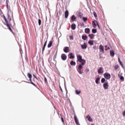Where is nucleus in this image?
Segmentation results:
<instances>
[{
    "mask_svg": "<svg viewBox=\"0 0 125 125\" xmlns=\"http://www.w3.org/2000/svg\"><path fill=\"white\" fill-rule=\"evenodd\" d=\"M77 61L81 63L82 65H84L85 64V61L84 60V59H83V57H82L81 55H77Z\"/></svg>",
    "mask_w": 125,
    "mask_h": 125,
    "instance_id": "obj_1",
    "label": "nucleus"
},
{
    "mask_svg": "<svg viewBox=\"0 0 125 125\" xmlns=\"http://www.w3.org/2000/svg\"><path fill=\"white\" fill-rule=\"evenodd\" d=\"M104 77L106 80H110L111 79V74L108 72H106L104 74Z\"/></svg>",
    "mask_w": 125,
    "mask_h": 125,
    "instance_id": "obj_2",
    "label": "nucleus"
},
{
    "mask_svg": "<svg viewBox=\"0 0 125 125\" xmlns=\"http://www.w3.org/2000/svg\"><path fill=\"white\" fill-rule=\"evenodd\" d=\"M27 77L29 79V81L31 83V84H33V85H34V86H36V84H35L33 82H32V74H31L30 73H27Z\"/></svg>",
    "mask_w": 125,
    "mask_h": 125,
    "instance_id": "obj_3",
    "label": "nucleus"
},
{
    "mask_svg": "<svg viewBox=\"0 0 125 125\" xmlns=\"http://www.w3.org/2000/svg\"><path fill=\"white\" fill-rule=\"evenodd\" d=\"M103 87L104 89H108L109 88V83L105 82L103 84Z\"/></svg>",
    "mask_w": 125,
    "mask_h": 125,
    "instance_id": "obj_4",
    "label": "nucleus"
},
{
    "mask_svg": "<svg viewBox=\"0 0 125 125\" xmlns=\"http://www.w3.org/2000/svg\"><path fill=\"white\" fill-rule=\"evenodd\" d=\"M81 46L82 49H86V48H87V44H86L85 42H84L83 44L81 45Z\"/></svg>",
    "mask_w": 125,
    "mask_h": 125,
    "instance_id": "obj_5",
    "label": "nucleus"
},
{
    "mask_svg": "<svg viewBox=\"0 0 125 125\" xmlns=\"http://www.w3.org/2000/svg\"><path fill=\"white\" fill-rule=\"evenodd\" d=\"M100 52H102V53H104L105 52L104 51V46L102 45H100L99 46Z\"/></svg>",
    "mask_w": 125,
    "mask_h": 125,
    "instance_id": "obj_6",
    "label": "nucleus"
},
{
    "mask_svg": "<svg viewBox=\"0 0 125 125\" xmlns=\"http://www.w3.org/2000/svg\"><path fill=\"white\" fill-rule=\"evenodd\" d=\"M61 59L63 61H65L67 59V56L65 54H62L61 55Z\"/></svg>",
    "mask_w": 125,
    "mask_h": 125,
    "instance_id": "obj_7",
    "label": "nucleus"
},
{
    "mask_svg": "<svg viewBox=\"0 0 125 125\" xmlns=\"http://www.w3.org/2000/svg\"><path fill=\"white\" fill-rule=\"evenodd\" d=\"M74 121L77 125H81L80 123L79 122V120H78V118H77V116L76 115L74 116Z\"/></svg>",
    "mask_w": 125,
    "mask_h": 125,
    "instance_id": "obj_8",
    "label": "nucleus"
},
{
    "mask_svg": "<svg viewBox=\"0 0 125 125\" xmlns=\"http://www.w3.org/2000/svg\"><path fill=\"white\" fill-rule=\"evenodd\" d=\"M6 26L7 27H8L9 30H10V31L13 33L14 34V32H13V31H12V29H11V28L10 27V24H9V23H8V22L7 23H6Z\"/></svg>",
    "mask_w": 125,
    "mask_h": 125,
    "instance_id": "obj_9",
    "label": "nucleus"
},
{
    "mask_svg": "<svg viewBox=\"0 0 125 125\" xmlns=\"http://www.w3.org/2000/svg\"><path fill=\"white\" fill-rule=\"evenodd\" d=\"M53 43V42L52 41H49L48 45H47V47L48 48H50V47H51V46H52V44Z\"/></svg>",
    "mask_w": 125,
    "mask_h": 125,
    "instance_id": "obj_10",
    "label": "nucleus"
},
{
    "mask_svg": "<svg viewBox=\"0 0 125 125\" xmlns=\"http://www.w3.org/2000/svg\"><path fill=\"white\" fill-rule=\"evenodd\" d=\"M68 16H69V11L66 10L64 13V17L65 18H68Z\"/></svg>",
    "mask_w": 125,
    "mask_h": 125,
    "instance_id": "obj_11",
    "label": "nucleus"
},
{
    "mask_svg": "<svg viewBox=\"0 0 125 125\" xmlns=\"http://www.w3.org/2000/svg\"><path fill=\"white\" fill-rule=\"evenodd\" d=\"M47 43V41H46L43 44L42 50V53H43V51H44V50L45 49V46H46Z\"/></svg>",
    "mask_w": 125,
    "mask_h": 125,
    "instance_id": "obj_12",
    "label": "nucleus"
},
{
    "mask_svg": "<svg viewBox=\"0 0 125 125\" xmlns=\"http://www.w3.org/2000/svg\"><path fill=\"white\" fill-rule=\"evenodd\" d=\"M98 74H102V73H103V68L100 67L98 70Z\"/></svg>",
    "mask_w": 125,
    "mask_h": 125,
    "instance_id": "obj_13",
    "label": "nucleus"
},
{
    "mask_svg": "<svg viewBox=\"0 0 125 125\" xmlns=\"http://www.w3.org/2000/svg\"><path fill=\"white\" fill-rule=\"evenodd\" d=\"M64 52H65V53H68L69 52V47H65L63 49Z\"/></svg>",
    "mask_w": 125,
    "mask_h": 125,
    "instance_id": "obj_14",
    "label": "nucleus"
},
{
    "mask_svg": "<svg viewBox=\"0 0 125 125\" xmlns=\"http://www.w3.org/2000/svg\"><path fill=\"white\" fill-rule=\"evenodd\" d=\"M97 24L96 23V21H92V26H93V28H96V27H97V24Z\"/></svg>",
    "mask_w": 125,
    "mask_h": 125,
    "instance_id": "obj_15",
    "label": "nucleus"
},
{
    "mask_svg": "<svg viewBox=\"0 0 125 125\" xmlns=\"http://www.w3.org/2000/svg\"><path fill=\"white\" fill-rule=\"evenodd\" d=\"M110 56H112L113 57H114V56H115V52H114L113 50H110Z\"/></svg>",
    "mask_w": 125,
    "mask_h": 125,
    "instance_id": "obj_16",
    "label": "nucleus"
},
{
    "mask_svg": "<svg viewBox=\"0 0 125 125\" xmlns=\"http://www.w3.org/2000/svg\"><path fill=\"white\" fill-rule=\"evenodd\" d=\"M118 77H119L120 80H121V81H122V82H125V78L124 77V76L118 75Z\"/></svg>",
    "mask_w": 125,
    "mask_h": 125,
    "instance_id": "obj_17",
    "label": "nucleus"
},
{
    "mask_svg": "<svg viewBox=\"0 0 125 125\" xmlns=\"http://www.w3.org/2000/svg\"><path fill=\"white\" fill-rule=\"evenodd\" d=\"M82 40H83V41H86V40L87 39V36L86 35H83L82 36Z\"/></svg>",
    "mask_w": 125,
    "mask_h": 125,
    "instance_id": "obj_18",
    "label": "nucleus"
},
{
    "mask_svg": "<svg viewBox=\"0 0 125 125\" xmlns=\"http://www.w3.org/2000/svg\"><path fill=\"white\" fill-rule=\"evenodd\" d=\"M99 82H100V77H98L95 80V83L97 84H98V83H99Z\"/></svg>",
    "mask_w": 125,
    "mask_h": 125,
    "instance_id": "obj_19",
    "label": "nucleus"
},
{
    "mask_svg": "<svg viewBox=\"0 0 125 125\" xmlns=\"http://www.w3.org/2000/svg\"><path fill=\"white\" fill-rule=\"evenodd\" d=\"M88 37L90 38V39H91V40H93L94 38V35L93 34H89Z\"/></svg>",
    "mask_w": 125,
    "mask_h": 125,
    "instance_id": "obj_20",
    "label": "nucleus"
},
{
    "mask_svg": "<svg viewBox=\"0 0 125 125\" xmlns=\"http://www.w3.org/2000/svg\"><path fill=\"white\" fill-rule=\"evenodd\" d=\"M2 17H3L4 21L6 22V24H7L8 23V21H7V19H6V18L5 17V16H4V15H3Z\"/></svg>",
    "mask_w": 125,
    "mask_h": 125,
    "instance_id": "obj_21",
    "label": "nucleus"
},
{
    "mask_svg": "<svg viewBox=\"0 0 125 125\" xmlns=\"http://www.w3.org/2000/svg\"><path fill=\"white\" fill-rule=\"evenodd\" d=\"M90 29L89 28H86L85 29V33L86 34H88L89 33H90Z\"/></svg>",
    "mask_w": 125,
    "mask_h": 125,
    "instance_id": "obj_22",
    "label": "nucleus"
},
{
    "mask_svg": "<svg viewBox=\"0 0 125 125\" xmlns=\"http://www.w3.org/2000/svg\"><path fill=\"white\" fill-rule=\"evenodd\" d=\"M69 56V59H74V58H75V57L73 55V53H70Z\"/></svg>",
    "mask_w": 125,
    "mask_h": 125,
    "instance_id": "obj_23",
    "label": "nucleus"
},
{
    "mask_svg": "<svg viewBox=\"0 0 125 125\" xmlns=\"http://www.w3.org/2000/svg\"><path fill=\"white\" fill-rule=\"evenodd\" d=\"M86 118L88 119L89 122H91L92 121V118H91V117L89 115H87L86 116Z\"/></svg>",
    "mask_w": 125,
    "mask_h": 125,
    "instance_id": "obj_24",
    "label": "nucleus"
},
{
    "mask_svg": "<svg viewBox=\"0 0 125 125\" xmlns=\"http://www.w3.org/2000/svg\"><path fill=\"white\" fill-rule=\"evenodd\" d=\"M76 19H77V18H76V16H75V15H73L71 17V21H75Z\"/></svg>",
    "mask_w": 125,
    "mask_h": 125,
    "instance_id": "obj_25",
    "label": "nucleus"
},
{
    "mask_svg": "<svg viewBox=\"0 0 125 125\" xmlns=\"http://www.w3.org/2000/svg\"><path fill=\"white\" fill-rule=\"evenodd\" d=\"M88 44L90 45H93V41L90 40L88 42Z\"/></svg>",
    "mask_w": 125,
    "mask_h": 125,
    "instance_id": "obj_26",
    "label": "nucleus"
},
{
    "mask_svg": "<svg viewBox=\"0 0 125 125\" xmlns=\"http://www.w3.org/2000/svg\"><path fill=\"white\" fill-rule=\"evenodd\" d=\"M71 29H72V30H75L76 29V24H72L71 25Z\"/></svg>",
    "mask_w": 125,
    "mask_h": 125,
    "instance_id": "obj_27",
    "label": "nucleus"
},
{
    "mask_svg": "<svg viewBox=\"0 0 125 125\" xmlns=\"http://www.w3.org/2000/svg\"><path fill=\"white\" fill-rule=\"evenodd\" d=\"M83 64H79V66H78V70H79L80 71H81V70H82V68H83Z\"/></svg>",
    "mask_w": 125,
    "mask_h": 125,
    "instance_id": "obj_28",
    "label": "nucleus"
},
{
    "mask_svg": "<svg viewBox=\"0 0 125 125\" xmlns=\"http://www.w3.org/2000/svg\"><path fill=\"white\" fill-rule=\"evenodd\" d=\"M92 32L93 34H95V33H97V30H96V29H92Z\"/></svg>",
    "mask_w": 125,
    "mask_h": 125,
    "instance_id": "obj_29",
    "label": "nucleus"
},
{
    "mask_svg": "<svg viewBox=\"0 0 125 125\" xmlns=\"http://www.w3.org/2000/svg\"><path fill=\"white\" fill-rule=\"evenodd\" d=\"M70 65L71 66H73V65H76V62H75L73 61H71V62H70Z\"/></svg>",
    "mask_w": 125,
    "mask_h": 125,
    "instance_id": "obj_30",
    "label": "nucleus"
},
{
    "mask_svg": "<svg viewBox=\"0 0 125 125\" xmlns=\"http://www.w3.org/2000/svg\"><path fill=\"white\" fill-rule=\"evenodd\" d=\"M75 92H76V94L79 95V94H81V90H76Z\"/></svg>",
    "mask_w": 125,
    "mask_h": 125,
    "instance_id": "obj_31",
    "label": "nucleus"
},
{
    "mask_svg": "<svg viewBox=\"0 0 125 125\" xmlns=\"http://www.w3.org/2000/svg\"><path fill=\"white\" fill-rule=\"evenodd\" d=\"M105 81H106V79H105V78H102L101 79V83H105Z\"/></svg>",
    "mask_w": 125,
    "mask_h": 125,
    "instance_id": "obj_32",
    "label": "nucleus"
},
{
    "mask_svg": "<svg viewBox=\"0 0 125 125\" xmlns=\"http://www.w3.org/2000/svg\"><path fill=\"white\" fill-rule=\"evenodd\" d=\"M87 18H85V17H83V22H86V21H87Z\"/></svg>",
    "mask_w": 125,
    "mask_h": 125,
    "instance_id": "obj_33",
    "label": "nucleus"
},
{
    "mask_svg": "<svg viewBox=\"0 0 125 125\" xmlns=\"http://www.w3.org/2000/svg\"><path fill=\"white\" fill-rule=\"evenodd\" d=\"M104 47H105V50L106 51L108 50V49H110V47H108L107 45H105Z\"/></svg>",
    "mask_w": 125,
    "mask_h": 125,
    "instance_id": "obj_34",
    "label": "nucleus"
},
{
    "mask_svg": "<svg viewBox=\"0 0 125 125\" xmlns=\"http://www.w3.org/2000/svg\"><path fill=\"white\" fill-rule=\"evenodd\" d=\"M38 24L39 26H41V25H42V20L41 19L38 20Z\"/></svg>",
    "mask_w": 125,
    "mask_h": 125,
    "instance_id": "obj_35",
    "label": "nucleus"
},
{
    "mask_svg": "<svg viewBox=\"0 0 125 125\" xmlns=\"http://www.w3.org/2000/svg\"><path fill=\"white\" fill-rule=\"evenodd\" d=\"M114 69H115V70H118V69H119V65H116L114 66Z\"/></svg>",
    "mask_w": 125,
    "mask_h": 125,
    "instance_id": "obj_36",
    "label": "nucleus"
},
{
    "mask_svg": "<svg viewBox=\"0 0 125 125\" xmlns=\"http://www.w3.org/2000/svg\"><path fill=\"white\" fill-rule=\"evenodd\" d=\"M44 82H45V83H47V79H46V78L45 77H44Z\"/></svg>",
    "mask_w": 125,
    "mask_h": 125,
    "instance_id": "obj_37",
    "label": "nucleus"
},
{
    "mask_svg": "<svg viewBox=\"0 0 125 125\" xmlns=\"http://www.w3.org/2000/svg\"><path fill=\"white\" fill-rule=\"evenodd\" d=\"M69 39H70V40H72L73 41V40H74V37H73V36L71 35L69 36Z\"/></svg>",
    "mask_w": 125,
    "mask_h": 125,
    "instance_id": "obj_38",
    "label": "nucleus"
},
{
    "mask_svg": "<svg viewBox=\"0 0 125 125\" xmlns=\"http://www.w3.org/2000/svg\"><path fill=\"white\" fill-rule=\"evenodd\" d=\"M119 63H120V65H121V66L122 67V68H124V64H123V62H120Z\"/></svg>",
    "mask_w": 125,
    "mask_h": 125,
    "instance_id": "obj_39",
    "label": "nucleus"
},
{
    "mask_svg": "<svg viewBox=\"0 0 125 125\" xmlns=\"http://www.w3.org/2000/svg\"><path fill=\"white\" fill-rule=\"evenodd\" d=\"M94 16L96 18L97 17V14L95 12H94Z\"/></svg>",
    "mask_w": 125,
    "mask_h": 125,
    "instance_id": "obj_40",
    "label": "nucleus"
},
{
    "mask_svg": "<svg viewBox=\"0 0 125 125\" xmlns=\"http://www.w3.org/2000/svg\"><path fill=\"white\" fill-rule=\"evenodd\" d=\"M56 57H57V54H56L54 56V57H53L54 60H55V59H56Z\"/></svg>",
    "mask_w": 125,
    "mask_h": 125,
    "instance_id": "obj_41",
    "label": "nucleus"
},
{
    "mask_svg": "<svg viewBox=\"0 0 125 125\" xmlns=\"http://www.w3.org/2000/svg\"><path fill=\"white\" fill-rule=\"evenodd\" d=\"M8 19H9V21H11V18H10L9 15H8Z\"/></svg>",
    "mask_w": 125,
    "mask_h": 125,
    "instance_id": "obj_42",
    "label": "nucleus"
},
{
    "mask_svg": "<svg viewBox=\"0 0 125 125\" xmlns=\"http://www.w3.org/2000/svg\"><path fill=\"white\" fill-rule=\"evenodd\" d=\"M33 76L34 78H35V79H36V80H38V78L37 77V76H36V75H35V74H33Z\"/></svg>",
    "mask_w": 125,
    "mask_h": 125,
    "instance_id": "obj_43",
    "label": "nucleus"
},
{
    "mask_svg": "<svg viewBox=\"0 0 125 125\" xmlns=\"http://www.w3.org/2000/svg\"><path fill=\"white\" fill-rule=\"evenodd\" d=\"M61 120H62V123H63V124H64V119L63 118V117H61Z\"/></svg>",
    "mask_w": 125,
    "mask_h": 125,
    "instance_id": "obj_44",
    "label": "nucleus"
},
{
    "mask_svg": "<svg viewBox=\"0 0 125 125\" xmlns=\"http://www.w3.org/2000/svg\"><path fill=\"white\" fill-rule=\"evenodd\" d=\"M96 23L97 24L98 27L100 29V26H99V24H98V22H97V21H96Z\"/></svg>",
    "mask_w": 125,
    "mask_h": 125,
    "instance_id": "obj_45",
    "label": "nucleus"
},
{
    "mask_svg": "<svg viewBox=\"0 0 125 125\" xmlns=\"http://www.w3.org/2000/svg\"><path fill=\"white\" fill-rule=\"evenodd\" d=\"M123 117H125V110H124V112H123Z\"/></svg>",
    "mask_w": 125,
    "mask_h": 125,
    "instance_id": "obj_46",
    "label": "nucleus"
},
{
    "mask_svg": "<svg viewBox=\"0 0 125 125\" xmlns=\"http://www.w3.org/2000/svg\"><path fill=\"white\" fill-rule=\"evenodd\" d=\"M60 89L62 91V92H63V90H62V88L61 87V86H60Z\"/></svg>",
    "mask_w": 125,
    "mask_h": 125,
    "instance_id": "obj_47",
    "label": "nucleus"
},
{
    "mask_svg": "<svg viewBox=\"0 0 125 125\" xmlns=\"http://www.w3.org/2000/svg\"><path fill=\"white\" fill-rule=\"evenodd\" d=\"M93 49H94V50H95V49H96V45H95V46L93 47Z\"/></svg>",
    "mask_w": 125,
    "mask_h": 125,
    "instance_id": "obj_48",
    "label": "nucleus"
},
{
    "mask_svg": "<svg viewBox=\"0 0 125 125\" xmlns=\"http://www.w3.org/2000/svg\"><path fill=\"white\" fill-rule=\"evenodd\" d=\"M79 74H80V75H82L83 74V72L81 71H79Z\"/></svg>",
    "mask_w": 125,
    "mask_h": 125,
    "instance_id": "obj_49",
    "label": "nucleus"
},
{
    "mask_svg": "<svg viewBox=\"0 0 125 125\" xmlns=\"http://www.w3.org/2000/svg\"><path fill=\"white\" fill-rule=\"evenodd\" d=\"M118 62H121V60L120 59V57H118Z\"/></svg>",
    "mask_w": 125,
    "mask_h": 125,
    "instance_id": "obj_50",
    "label": "nucleus"
},
{
    "mask_svg": "<svg viewBox=\"0 0 125 125\" xmlns=\"http://www.w3.org/2000/svg\"><path fill=\"white\" fill-rule=\"evenodd\" d=\"M79 17H82V15H79Z\"/></svg>",
    "mask_w": 125,
    "mask_h": 125,
    "instance_id": "obj_51",
    "label": "nucleus"
},
{
    "mask_svg": "<svg viewBox=\"0 0 125 125\" xmlns=\"http://www.w3.org/2000/svg\"><path fill=\"white\" fill-rule=\"evenodd\" d=\"M94 125L92 124V125Z\"/></svg>",
    "mask_w": 125,
    "mask_h": 125,
    "instance_id": "obj_52",
    "label": "nucleus"
}]
</instances>
